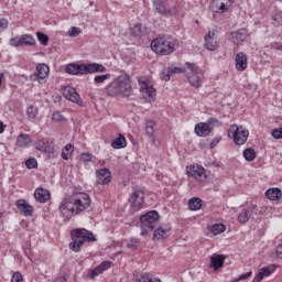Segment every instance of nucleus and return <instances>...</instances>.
I'll use <instances>...</instances> for the list:
<instances>
[{"label":"nucleus","instance_id":"0e129e2a","mask_svg":"<svg viewBox=\"0 0 282 282\" xmlns=\"http://www.w3.org/2000/svg\"><path fill=\"white\" fill-rule=\"evenodd\" d=\"M3 218V212H0V219Z\"/></svg>","mask_w":282,"mask_h":282},{"label":"nucleus","instance_id":"864d4df0","mask_svg":"<svg viewBox=\"0 0 282 282\" xmlns=\"http://www.w3.org/2000/svg\"><path fill=\"white\" fill-rule=\"evenodd\" d=\"M80 29L76 28V26H72L68 30V36H78L80 34Z\"/></svg>","mask_w":282,"mask_h":282},{"label":"nucleus","instance_id":"bb28decb","mask_svg":"<svg viewBox=\"0 0 282 282\" xmlns=\"http://www.w3.org/2000/svg\"><path fill=\"white\" fill-rule=\"evenodd\" d=\"M34 197L36 202H40V204H45L46 202H50L51 194L50 191L39 187L34 192Z\"/></svg>","mask_w":282,"mask_h":282},{"label":"nucleus","instance_id":"bf43d9fd","mask_svg":"<svg viewBox=\"0 0 282 282\" xmlns=\"http://www.w3.org/2000/svg\"><path fill=\"white\" fill-rule=\"evenodd\" d=\"M252 276V272L249 271L247 273L240 274L238 281H246V279H250Z\"/></svg>","mask_w":282,"mask_h":282},{"label":"nucleus","instance_id":"5701e85b","mask_svg":"<svg viewBox=\"0 0 282 282\" xmlns=\"http://www.w3.org/2000/svg\"><path fill=\"white\" fill-rule=\"evenodd\" d=\"M236 69L237 72H246L248 69V55L246 53L236 54Z\"/></svg>","mask_w":282,"mask_h":282},{"label":"nucleus","instance_id":"58836bf2","mask_svg":"<svg viewBox=\"0 0 282 282\" xmlns=\"http://www.w3.org/2000/svg\"><path fill=\"white\" fill-rule=\"evenodd\" d=\"M111 78V74H105V75H96L94 77L95 85H102L106 80H109Z\"/></svg>","mask_w":282,"mask_h":282},{"label":"nucleus","instance_id":"423d86ee","mask_svg":"<svg viewBox=\"0 0 282 282\" xmlns=\"http://www.w3.org/2000/svg\"><path fill=\"white\" fill-rule=\"evenodd\" d=\"M141 224V237H147L150 232H153L154 228L160 225V214L158 210H150L140 216Z\"/></svg>","mask_w":282,"mask_h":282},{"label":"nucleus","instance_id":"a18cd8bd","mask_svg":"<svg viewBox=\"0 0 282 282\" xmlns=\"http://www.w3.org/2000/svg\"><path fill=\"white\" fill-rule=\"evenodd\" d=\"M94 156L91 155V153L84 152L80 154L79 161L83 162L84 164H89V162H91Z\"/></svg>","mask_w":282,"mask_h":282},{"label":"nucleus","instance_id":"4d7b16f0","mask_svg":"<svg viewBox=\"0 0 282 282\" xmlns=\"http://www.w3.org/2000/svg\"><path fill=\"white\" fill-rule=\"evenodd\" d=\"M275 254H276L278 259H282V242L278 243V246L275 248Z\"/></svg>","mask_w":282,"mask_h":282},{"label":"nucleus","instance_id":"f257e3e1","mask_svg":"<svg viewBox=\"0 0 282 282\" xmlns=\"http://www.w3.org/2000/svg\"><path fill=\"white\" fill-rule=\"evenodd\" d=\"M91 206V197L87 193L76 192L68 198L62 200L58 206V210L64 219H72L76 215H83L87 208Z\"/></svg>","mask_w":282,"mask_h":282},{"label":"nucleus","instance_id":"ddd939ff","mask_svg":"<svg viewBox=\"0 0 282 282\" xmlns=\"http://www.w3.org/2000/svg\"><path fill=\"white\" fill-rule=\"evenodd\" d=\"M129 204L134 213L142 210V206L144 204V191L141 188H134L129 197Z\"/></svg>","mask_w":282,"mask_h":282},{"label":"nucleus","instance_id":"c85d7f7f","mask_svg":"<svg viewBox=\"0 0 282 282\" xmlns=\"http://www.w3.org/2000/svg\"><path fill=\"white\" fill-rule=\"evenodd\" d=\"M171 235V227H159L154 230L153 240L166 239Z\"/></svg>","mask_w":282,"mask_h":282},{"label":"nucleus","instance_id":"473e14b6","mask_svg":"<svg viewBox=\"0 0 282 282\" xmlns=\"http://www.w3.org/2000/svg\"><path fill=\"white\" fill-rule=\"evenodd\" d=\"M112 149H124L127 147V138L123 134H119L111 143Z\"/></svg>","mask_w":282,"mask_h":282},{"label":"nucleus","instance_id":"8fccbe9b","mask_svg":"<svg viewBox=\"0 0 282 282\" xmlns=\"http://www.w3.org/2000/svg\"><path fill=\"white\" fill-rule=\"evenodd\" d=\"M173 75L171 74V70L167 68V69H164L162 73H161V79L162 80H165V83H169V80H171V77Z\"/></svg>","mask_w":282,"mask_h":282},{"label":"nucleus","instance_id":"f3484780","mask_svg":"<svg viewBox=\"0 0 282 282\" xmlns=\"http://www.w3.org/2000/svg\"><path fill=\"white\" fill-rule=\"evenodd\" d=\"M232 0H213L212 10L217 14H224L227 10H230Z\"/></svg>","mask_w":282,"mask_h":282},{"label":"nucleus","instance_id":"4468645a","mask_svg":"<svg viewBox=\"0 0 282 282\" xmlns=\"http://www.w3.org/2000/svg\"><path fill=\"white\" fill-rule=\"evenodd\" d=\"M109 268H111V261L106 260L101 262L99 265H97L95 269H88L84 273V279H90V281H94L96 276H100V274H102V272H107Z\"/></svg>","mask_w":282,"mask_h":282},{"label":"nucleus","instance_id":"dca6fc26","mask_svg":"<svg viewBox=\"0 0 282 282\" xmlns=\"http://www.w3.org/2000/svg\"><path fill=\"white\" fill-rule=\"evenodd\" d=\"M205 48L209 52H215L219 47V42H217V31H209L205 36Z\"/></svg>","mask_w":282,"mask_h":282},{"label":"nucleus","instance_id":"20e7f679","mask_svg":"<svg viewBox=\"0 0 282 282\" xmlns=\"http://www.w3.org/2000/svg\"><path fill=\"white\" fill-rule=\"evenodd\" d=\"M70 243L68 245L69 250L73 252H80V248L85 243H94L97 241L96 236L85 228H77L70 231Z\"/></svg>","mask_w":282,"mask_h":282},{"label":"nucleus","instance_id":"39448f33","mask_svg":"<svg viewBox=\"0 0 282 282\" xmlns=\"http://www.w3.org/2000/svg\"><path fill=\"white\" fill-rule=\"evenodd\" d=\"M65 72L73 76H85L86 74H105V72H107V67L99 63L68 64L65 67Z\"/></svg>","mask_w":282,"mask_h":282},{"label":"nucleus","instance_id":"6ab92c4d","mask_svg":"<svg viewBox=\"0 0 282 282\" xmlns=\"http://www.w3.org/2000/svg\"><path fill=\"white\" fill-rule=\"evenodd\" d=\"M63 96L66 100H69L70 102H75V105H82L80 95L76 91V88L72 86H66L63 89Z\"/></svg>","mask_w":282,"mask_h":282},{"label":"nucleus","instance_id":"2eb2a0df","mask_svg":"<svg viewBox=\"0 0 282 282\" xmlns=\"http://www.w3.org/2000/svg\"><path fill=\"white\" fill-rule=\"evenodd\" d=\"M97 186L111 184V171L107 167L98 169L95 172Z\"/></svg>","mask_w":282,"mask_h":282},{"label":"nucleus","instance_id":"9b49d317","mask_svg":"<svg viewBox=\"0 0 282 282\" xmlns=\"http://www.w3.org/2000/svg\"><path fill=\"white\" fill-rule=\"evenodd\" d=\"M186 173L188 177H193L196 182L200 184L208 180V171L199 164H192L186 167Z\"/></svg>","mask_w":282,"mask_h":282},{"label":"nucleus","instance_id":"0eeeda50","mask_svg":"<svg viewBox=\"0 0 282 282\" xmlns=\"http://www.w3.org/2000/svg\"><path fill=\"white\" fill-rule=\"evenodd\" d=\"M138 83L140 87V93L147 102H155V97L158 96V90L151 84V80L145 77H138Z\"/></svg>","mask_w":282,"mask_h":282},{"label":"nucleus","instance_id":"4be33fe9","mask_svg":"<svg viewBox=\"0 0 282 282\" xmlns=\"http://www.w3.org/2000/svg\"><path fill=\"white\" fill-rule=\"evenodd\" d=\"M248 30L240 29L231 33V41L235 45H242L245 41L248 40Z\"/></svg>","mask_w":282,"mask_h":282},{"label":"nucleus","instance_id":"a211bd4d","mask_svg":"<svg viewBox=\"0 0 282 282\" xmlns=\"http://www.w3.org/2000/svg\"><path fill=\"white\" fill-rule=\"evenodd\" d=\"M276 272V264H269L264 268H261L259 272L254 275L252 282H261L263 279L271 276Z\"/></svg>","mask_w":282,"mask_h":282},{"label":"nucleus","instance_id":"052dcab7","mask_svg":"<svg viewBox=\"0 0 282 282\" xmlns=\"http://www.w3.org/2000/svg\"><path fill=\"white\" fill-rule=\"evenodd\" d=\"M207 124L210 127V124H219V120H217L216 118H209L207 120Z\"/></svg>","mask_w":282,"mask_h":282},{"label":"nucleus","instance_id":"2f4dec72","mask_svg":"<svg viewBox=\"0 0 282 282\" xmlns=\"http://www.w3.org/2000/svg\"><path fill=\"white\" fill-rule=\"evenodd\" d=\"M155 127H158V123L154 120L145 121V135H148V138L155 135Z\"/></svg>","mask_w":282,"mask_h":282},{"label":"nucleus","instance_id":"09e8293b","mask_svg":"<svg viewBox=\"0 0 282 282\" xmlns=\"http://www.w3.org/2000/svg\"><path fill=\"white\" fill-rule=\"evenodd\" d=\"M25 166L26 169H36L39 166V161H36V159L31 158L29 160L25 161Z\"/></svg>","mask_w":282,"mask_h":282},{"label":"nucleus","instance_id":"c756f323","mask_svg":"<svg viewBox=\"0 0 282 282\" xmlns=\"http://www.w3.org/2000/svg\"><path fill=\"white\" fill-rule=\"evenodd\" d=\"M265 197L271 202H279V199L282 197V192L279 187L269 188L265 192Z\"/></svg>","mask_w":282,"mask_h":282},{"label":"nucleus","instance_id":"6e6d98bb","mask_svg":"<svg viewBox=\"0 0 282 282\" xmlns=\"http://www.w3.org/2000/svg\"><path fill=\"white\" fill-rule=\"evenodd\" d=\"M9 25V22L6 18L0 19V32H3V30H7Z\"/></svg>","mask_w":282,"mask_h":282},{"label":"nucleus","instance_id":"3c124183","mask_svg":"<svg viewBox=\"0 0 282 282\" xmlns=\"http://www.w3.org/2000/svg\"><path fill=\"white\" fill-rule=\"evenodd\" d=\"M272 138H274V140H282V127L273 129Z\"/></svg>","mask_w":282,"mask_h":282},{"label":"nucleus","instance_id":"680f3d73","mask_svg":"<svg viewBox=\"0 0 282 282\" xmlns=\"http://www.w3.org/2000/svg\"><path fill=\"white\" fill-rule=\"evenodd\" d=\"M3 131H6V124L0 120V133H3Z\"/></svg>","mask_w":282,"mask_h":282},{"label":"nucleus","instance_id":"a19ab883","mask_svg":"<svg viewBox=\"0 0 282 282\" xmlns=\"http://www.w3.org/2000/svg\"><path fill=\"white\" fill-rule=\"evenodd\" d=\"M26 116H28V118H30V120L36 119V116H39V108H36L34 106H30L26 109Z\"/></svg>","mask_w":282,"mask_h":282},{"label":"nucleus","instance_id":"f704fd0d","mask_svg":"<svg viewBox=\"0 0 282 282\" xmlns=\"http://www.w3.org/2000/svg\"><path fill=\"white\" fill-rule=\"evenodd\" d=\"M73 153H74V145L72 143H67L62 150L61 156L63 160H69Z\"/></svg>","mask_w":282,"mask_h":282},{"label":"nucleus","instance_id":"5fc2aeb1","mask_svg":"<svg viewBox=\"0 0 282 282\" xmlns=\"http://www.w3.org/2000/svg\"><path fill=\"white\" fill-rule=\"evenodd\" d=\"M169 70H170V73L172 74V76H173L174 74H182V73H184V68L177 67V66L169 67Z\"/></svg>","mask_w":282,"mask_h":282},{"label":"nucleus","instance_id":"69168bd1","mask_svg":"<svg viewBox=\"0 0 282 282\" xmlns=\"http://www.w3.org/2000/svg\"><path fill=\"white\" fill-rule=\"evenodd\" d=\"M101 165H105V161L101 162Z\"/></svg>","mask_w":282,"mask_h":282},{"label":"nucleus","instance_id":"37998d69","mask_svg":"<svg viewBox=\"0 0 282 282\" xmlns=\"http://www.w3.org/2000/svg\"><path fill=\"white\" fill-rule=\"evenodd\" d=\"M127 247H128L130 250H138V248H140V240H139L138 238H131V239L128 241Z\"/></svg>","mask_w":282,"mask_h":282},{"label":"nucleus","instance_id":"49530a36","mask_svg":"<svg viewBox=\"0 0 282 282\" xmlns=\"http://www.w3.org/2000/svg\"><path fill=\"white\" fill-rule=\"evenodd\" d=\"M9 45H11V47H23L21 37H11L9 40Z\"/></svg>","mask_w":282,"mask_h":282},{"label":"nucleus","instance_id":"c03bdc74","mask_svg":"<svg viewBox=\"0 0 282 282\" xmlns=\"http://www.w3.org/2000/svg\"><path fill=\"white\" fill-rule=\"evenodd\" d=\"M138 282H162V281H160V279L150 276L149 273H144L139 278Z\"/></svg>","mask_w":282,"mask_h":282},{"label":"nucleus","instance_id":"9d476101","mask_svg":"<svg viewBox=\"0 0 282 282\" xmlns=\"http://www.w3.org/2000/svg\"><path fill=\"white\" fill-rule=\"evenodd\" d=\"M47 78H50V66L47 64H37L35 72L30 75V80L32 83H39V85H45Z\"/></svg>","mask_w":282,"mask_h":282},{"label":"nucleus","instance_id":"f8f14e48","mask_svg":"<svg viewBox=\"0 0 282 282\" xmlns=\"http://www.w3.org/2000/svg\"><path fill=\"white\" fill-rule=\"evenodd\" d=\"M154 9L158 14H162L163 17H173L177 12V9L171 6L169 0H155Z\"/></svg>","mask_w":282,"mask_h":282},{"label":"nucleus","instance_id":"a878e982","mask_svg":"<svg viewBox=\"0 0 282 282\" xmlns=\"http://www.w3.org/2000/svg\"><path fill=\"white\" fill-rule=\"evenodd\" d=\"M32 144V135L28 133H20L17 138L15 147L19 149H28Z\"/></svg>","mask_w":282,"mask_h":282},{"label":"nucleus","instance_id":"ea45409f","mask_svg":"<svg viewBox=\"0 0 282 282\" xmlns=\"http://www.w3.org/2000/svg\"><path fill=\"white\" fill-rule=\"evenodd\" d=\"M272 24L276 28L279 25H282V11H276L272 18Z\"/></svg>","mask_w":282,"mask_h":282},{"label":"nucleus","instance_id":"c9c22d12","mask_svg":"<svg viewBox=\"0 0 282 282\" xmlns=\"http://www.w3.org/2000/svg\"><path fill=\"white\" fill-rule=\"evenodd\" d=\"M189 210H199L202 208V198L194 197L188 200Z\"/></svg>","mask_w":282,"mask_h":282},{"label":"nucleus","instance_id":"79ce46f5","mask_svg":"<svg viewBox=\"0 0 282 282\" xmlns=\"http://www.w3.org/2000/svg\"><path fill=\"white\" fill-rule=\"evenodd\" d=\"M36 36L41 45L46 46L50 43V37L45 33L37 31Z\"/></svg>","mask_w":282,"mask_h":282},{"label":"nucleus","instance_id":"e2e57ef3","mask_svg":"<svg viewBox=\"0 0 282 282\" xmlns=\"http://www.w3.org/2000/svg\"><path fill=\"white\" fill-rule=\"evenodd\" d=\"M3 78H6V75L3 73H0V87H1V83H3Z\"/></svg>","mask_w":282,"mask_h":282},{"label":"nucleus","instance_id":"72a5a7b5","mask_svg":"<svg viewBox=\"0 0 282 282\" xmlns=\"http://www.w3.org/2000/svg\"><path fill=\"white\" fill-rule=\"evenodd\" d=\"M20 39L22 41V45H26L29 47H34V45H36V40L31 34H23Z\"/></svg>","mask_w":282,"mask_h":282},{"label":"nucleus","instance_id":"7c9ffc66","mask_svg":"<svg viewBox=\"0 0 282 282\" xmlns=\"http://www.w3.org/2000/svg\"><path fill=\"white\" fill-rule=\"evenodd\" d=\"M130 35L135 36L137 39H142L144 36V29L141 23H137L130 28Z\"/></svg>","mask_w":282,"mask_h":282},{"label":"nucleus","instance_id":"7ed1b4c3","mask_svg":"<svg viewBox=\"0 0 282 282\" xmlns=\"http://www.w3.org/2000/svg\"><path fill=\"white\" fill-rule=\"evenodd\" d=\"M131 77L129 75H120L106 87V94L111 98L131 96Z\"/></svg>","mask_w":282,"mask_h":282},{"label":"nucleus","instance_id":"412c9836","mask_svg":"<svg viewBox=\"0 0 282 282\" xmlns=\"http://www.w3.org/2000/svg\"><path fill=\"white\" fill-rule=\"evenodd\" d=\"M17 208L24 215V217H32L34 213V207L28 204L25 199H19L15 203Z\"/></svg>","mask_w":282,"mask_h":282},{"label":"nucleus","instance_id":"13d9d810","mask_svg":"<svg viewBox=\"0 0 282 282\" xmlns=\"http://www.w3.org/2000/svg\"><path fill=\"white\" fill-rule=\"evenodd\" d=\"M219 142H221V137L215 138V139L210 142L209 148H210V149H215V148L219 144Z\"/></svg>","mask_w":282,"mask_h":282},{"label":"nucleus","instance_id":"1a4fd4ad","mask_svg":"<svg viewBox=\"0 0 282 282\" xmlns=\"http://www.w3.org/2000/svg\"><path fill=\"white\" fill-rule=\"evenodd\" d=\"M231 135L235 144L241 147L242 144H246V142H248V137L250 135V132L241 126H237L236 123H234L228 129V137L230 138Z\"/></svg>","mask_w":282,"mask_h":282},{"label":"nucleus","instance_id":"603ef678","mask_svg":"<svg viewBox=\"0 0 282 282\" xmlns=\"http://www.w3.org/2000/svg\"><path fill=\"white\" fill-rule=\"evenodd\" d=\"M11 282H23V275L20 272H14L11 276Z\"/></svg>","mask_w":282,"mask_h":282},{"label":"nucleus","instance_id":"aec40b11","mask_svg":"<svg viewBox=\"0 0 282 282\" xmlns=\"http://www.w3.org/2000/svg\"><path fill=\"white\" fill-rule=\"evenodd\" d=\"M254 210H257V205H254V204H251L247 208H243L238 215V223L241 225L248 224V221H250V218L252 217V213H254Z\"/></svg>","mask_w":282,"mask_h":282},{"label":"nucleus","instance_id":"b1692460","mask_svg":"<svg viewBox=\"0 0 282 282\" xmlns=\"http://www.w3.org/2000/svg\"><path fill=\"white\" fill-rule=\"evenodd\" d=\"M225 261H226V256L213 254L210 257L209 268H212L214 272H217V270H219V268H224Z\"/></svg>","mask_w":282,"mask_h":282},{"label":"nucleus","instance_id":"f03ea898","mask_svg":"<svg viewBox=\"0 0 282 282\" xmlns=\"http://www.w3.org/2000/svg\"><path fill=\"white\" fill-rule=\"evenodd\" d=\"M177 39L170 35L155 37L151 42V50L159 56H171L177 50Z\"/></svg>","mask_w":282,"mask_h":282},{"label":"nucleus","instance_id":"4c0bfd02","mask_svg":"<svg viewBox=\"0 0 282 282\" xmlns=\"http://www.w3.org/2000/svg\"><path fill=\"white\" fill-rule=\"evenodd\" d=\"M242 155L247 162H252L257 159V152H254V149L248 148L242 152Z\"/></svg>","mask_w":282,"mask_h":282},{"label":"nucleus","instance_id":"cd10ccee","mask_svg":"<svg viewBox=\"0 0 282 282\" xmlns=\"http://www.w3.org/2000/svg\"><path fill=\"white\" fill-rule=\"evenodd\" d=\"M35 148L37 151H42L43 153H54V147L47 140L41 139L35 142Z\"/></svg>","mask_w":282,"mask_h":282},{"label":"nucleus","instance_id":"de8ad7c7","mask_svg":"<svg viewBox=\"0 0 282 282\" xmlns=\"http://www.w3.org/2000/svg\"><path fill=\"white\" fill-rule=\"evenodd\" d=\"M53 122H65V117L61 113V111H55L52 115Z\"/></svg>","mask_w":282,"mask_h":282},{"label":"nucleus","instance_id":"393cba45","mask_svg":"<svg viewBox=\"0 0 282 282\" xmlns=\"http://www.w3.org/2000/svg\"><path fill=\"white\" fill-rule=\"evenodd\" d=\"M194 131L196 133V135H198L199 138H208V135H210V126L206 122H198L195 128Z\"/></svg>","mask_w":282,"mask_h":282},{"label":"nucleus","instance_id":"6e6552de","mask_svg":"<svg viewBox=\"0 0 282 282\" xmlns=\"http://www.w3.org/2000/svg\"><path fill=\"white\" fill-rule=\"evenodd\" d=\"M186 76L192 87H202L204 80V73L193 63H186Z\"/></svg>","mask_w":282,"mask_h":282},{"label":"nucleus","instance_id":"e433bc0d","mask_svg":"<svg viewBox=\"0 0 282 282\" xmlns=\"http://www.w3.org/2000/svg\"><path fill=\"white\" fill-rule=\"evenodd\" d=\"M208 230L213 232L215 236L221 235V232H226V225L224 224H215L212 225Z\"/></svg>","mask_w":282,"mask_h":282}]
</instances>
